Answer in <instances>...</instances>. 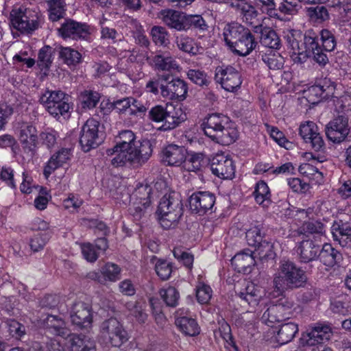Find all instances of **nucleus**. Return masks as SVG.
Instances as JSON below:
<instances>
[{"label":"nucleus","instance_id":"obj_1","mask_svg":"<svg viewBox=\"0 0 351 351\" xmlns=\"http://www.w3.org/2000/svg\"><path fill=\"white\" fill-rule=\"evenodd\" d=\"M152 154L149 141H136L131 130L119 132L114 146L106 151V155L112 166L123 167L127 165L138 167L145 163Z\"/></svg>","mask_w":351,"mask_h":351},{"label":"nucleus","instance_id":"obj_2","mask_svg":"<svg viewBox=\"0 0 351 351\" xmlns=\"http://www.w3.org/2000/svg\"><path fill=\"white\" fill-rule=\"evenodd\" d=\"M223 35L230 49L241 56L249 55L258 45L251 31L238 23L226 25Z\"/></svg>","mask_w":351,"mask_h":351},{"label":"nucleus","instance_id":"obj_3","mask_svg":"<svg viewBox=\"0 0 351 351\" xmlns=\"http://www.w3.org/2000/svg\"><path fill=\"white\" fill-rule=\"evenodd\" d=\"M306 282V271L297 267L295 263L288 260H282L274 274V297L281 295L288 288L302 287Z\"/></svg>","mask_w":351,"mask_h":351},{"label":"nucleus","instance_id":"obj_4","mask_svg":"<svg viewBox=\"0 0 351 351\" xmlns=\"http://www.w3.org/2000/svg\"><path fill=\"white\" fill-rule=\"evenodd\" d=\"M41 14L23 5H15L10 13L12 28L22 34H31L40 27Z\"/></svg>","mask_w":351,"mask_h":351},{"label":"nucleus","instance_id":"obj_5","mask_svg":"<svg viewBox=\"0 0 351 351\" xmlns=\"http://www.w3.org/2000/svg\"><path fill=\"white\" fill-rule=\"evenodd\" d=\"M157 213L164 229L174 228L182 215V204L176 193L164 195L160 201Z\"/></svg>","mask_w":351,"mask_h":351},{"label":"nucleus","instance_id":"obj_6","mask_svg":"<svg viewBox=\"0 0 351 351\" xmlns=\"http://www.w3.org/2000/svg\"><path fill=\"white\" fill-rule=\"evenodd\" d=\"M149 117L152 121L162 122L160 128L165 131L176 128L186 119L182 108L171 104H167L165 106L157 105L152 108Z\"/></svg>","mask_w":351,"mask_h":351},{"label":"nucleus","instance_id":"obj_7","mask_svg":"<svg viewBox=\"0 0 351 351\" xmlns=\"http://www.w3.org/2000/svg\"><path fill=\"white\" fill-rule=\"evenodd\" d=\"M99 339L105 344L119 348L128 340V335L117 319L110 317L101 322Z\"/></svg>","mask_w":351,"mask_h":351},{"label":"nucleus","instance_id":"obj_8","mask_svg":"<svg viewBox=\"0 0 351 351\" xmlns=\"http://www.w3.org/2000/svg\"><path fill=\"white\" fill-rule=\"evenodd\" d=\"M49 113L55 118L68 114L70 106L61 90H46L40 98Z\"/></svg>","mask_w":351,"mask_h":351},{"label":"nucleus","instance_id":"obj_9","mask_svg":"<svg viewBox=\"0 0 351 351\" xmlns=\"http://www.w3.org/2000/svg\"><path fill=\"white\" fill-rule=\"evenodd\" d=\"M215 80L225 90L234 92L242 84L239 72L232 66H221L215 69Z\"/></svg>","mask_w":351,"mask_h":351},{"label":"nucleus","instance_id":"obj_10","mask_svg":"<svg viewBox=\"0 0 351 351\" xmlns=\"http://www.w3.org/2000/svg\"><path fill=\"white\" fill-rule=\"evenodd\" d=\"M19 141L25 152H34L38 139V132L31 121H19L16 123Z\"/></svg>","mask_w":351,"mask_h":351},{"label":"nucleus","instance_id":"obj_11","mask_svg":"<svg viewBox=\"0 0 351 351\" xmlns=\"http://www.w3.org/2000/svg\"><path fill=\"white\" fill-rule=\"evenodd\" d=\"M292 303L287 298H281L274 304L270 305L262 315V321L270 326L276 322L289 319L291 315Z\"/></svg>","mask_w":351,"mask_h":351},{"label":"nucleus","instance_id":"obj_12","mask_svg":"<svg viewBox=\"0 0 351 351\" xmlns=\"http://www.w3.org/2000/svg\"><path fill=\"white\" fill-rule=\"evenodd\" d=\"M151 193L152 189L149 186L141 185L132 194L130 212L135 219H140L144 215L146 208L149 206Z\"/></svg>","mask_w":351,"mask_h":351},{"label":"nucleus","instance_id":"obj_13","mask_svg":"<svg viewBox=\"0 0 351 351\" xmlns=\"http://www.w3.org/2000/svg\"><path fill=\"white\" fill-rule=\"evenodd\" d=\"M99 127V122L95 119H88L82 126L80 143L84 152H87L100 144Z\"/></svg>","mask_w":351,"mask_h":351},{"label":"nucleus","instance_id":"obj_14","mask_svg":"<svg viewBox=\"0 0 351 351\" xmlns=\"http://www.w3.org/2000/svg\"><path fill=\"white\" fill-rule=\"evenodd\" d=\"M213 174L221 179H232L235 174V165L229 155L223 153L215 155L210 163Z\"/></svg>","mask_w":351,"mask_h":351},{"label":"nucleus","instance_id":"obj_15","mask_svg":"<svg viewBox=\"0 0 351 351\" xmlns=\"http://www.w3.org/2000/svg\"><path fill=\"white\" fill-rule=\"evenodd\" d=\"M350 132L348 119L345 115H339L326 126V134L329 141L339 143L346 140Z\"/></svg>","mask_w":351,"mask_h":351},{"label":"nucleus","instance_id":"obj_16","mask_svg":"<svg viewBox=\"0 0 351 351\" xmlns=\"http://www.w3.org/2000/svg\"><path fill=\"white\" fill-rule=\"evenodd\" d=\"M59 35L63 38L73 40L85 39L90 34V28L84 23L73 19H66L58 29Z\"/></svg>","mask_w":351,"mask_h":351},{"label":"nucleus","instance_id":"obj_17","mask_svg":"<svg viewBox=\"0 0 351 351\" xmlns=\"http://www.w3.org/2000/svg\"><path fill=\"white\" fill-rule=\"evenodd\" d=\"M71 322L80 328H90L93 322L91 306L82 301H75L70 311Z\"/></svg>","mask_w":351,"mask_h":351},{"label":"nucleus","instance_id":"obj_18","mask_svg":"<svg viewBox=\"0 0 351 351\" xmlns=\"http://www.w3.org/2000/svg\"><path fill=\"white\" fill-rule=\"evenodd\" d=\"M308 143L310 144L312 151L308 152L311 155L312 162L322 163L325 160V156L323 154L324 149V143L320 133L319 128L313 121H308Z\"/></svg>","mask_w":351,"mask_h":351},{"label":"nucleus","instance_id":"obj_19","mask_svg":"<svg viewBox=\"0 0 351 351\" xmlns=\"http://www.w3.org/2000/svg\"><path fill=\"white\" fill-rule=\"evenodd\" d=\"M187 91L186 83L180 78H173L166 84H160L162 97L169 100L183 101Z\"/></svg>","mask_w":351,"mask_h":351},{"label":"nucleus","instance_id":"obj_20","mask_svg":"<svg viewBox=\"0 0 351 351\" xmlns=\"http://www.w3.org/2000/svg\"><path fill=\"white\" fill-rule=\"evenodd\" d=\"M158 18L171 29L186 31L189 25L186 23V16L181 12L172 9H164L158 14Z\"/></svg>","mask_w":351,"mask_h":351},{"label":"nucleus","instance_id":"obj_21","mask_svg":"<svg viewBox=\"0 0 351 351\" xmlns=\"http://www.w3.org/2000/svg\"><path fill=\"white\" fill-rule=\"evenodd\" d=\"M215 202V196L208 191H199L193 193L189 198V206L191 210L204 214L211 209Z\"/></svg>","mask_w":351,"mask_h":351},{"label":"nucleus","instance_id":"obj_22","mask_svg":"<svg viewBox=\"0 0 351 351\" xmlns=\"http://www.w3.org/2000/svg\"><path fill=\"white\" fill-rule=\"evenodd\" d=\"M186 154L184 147L171 144L162 150V161L169 166L180 167L185 162Z\"/></svg>","mask_w":351,"mask_h":351},{"label":"nucleus","instance_id":"obj_23","mask_svg":"<svg viewBox=\"0 0 351 351\" xmlns=\"http://www.w3.org/2000/svg\"><path fill=\"white\" fill-rule=\"evenodd\" d=\"M224 125H228L226 117L212 114L204 119L202 127L204 134L213 141Z\"/></svg>","mask_w":351,"mask_h":351},{"label":"nucleus","instance_id":"obj_24","mask_svg":"<svg viewBox=\"0 0 351 351\" xmlns=\"http://www.w3.org/2000/svg\"><path fill=\"white\" fill-rule=\"evenodd\" d=\"M71 149L67 148H62L54 153L44 167L45 177L48 178L55 170L66 164L71 159Z\"/></svg>","mask_w":351,"mask_h":351},{"label":"nucleus","instance_id":"obj_25","mask_svg":"<svg viewBox=\"0 0 351 351\" xmlns=\"http://www.w3.org/2000/svg\"><path fill=\"white\" fill-rule=\"evenodd\" d=\"M308 45L312 51V59L315 62L322 67L328 63V56L319 45L318 35L313 29H308Z\"/></svg>","mask_w":351,"mask_h":351},{"label":"nucleus","instance_id":"obj_26","mask_svg":"<svg viewBox=\"0 0 351 351\" xmlns=\"http://www.w3.org/2000/svg\"><path fill=\"white\" fill-rule=\"evenodd\" d=\"M331 232L335 241L345 247L351 243V227L341 220L335 221L332 225Z\"/></svg>","mask_w":351,"mask_h":351},{"label":"nucleus","instance_id":"obj_27","mask_svg":"<svg viewBox=\"0 0 351 351\" xmlns=\"http://www.w3.org/2000/svg\"><path fill=\"white\" fill-rule=\"evenodd\" d=\"M342 259V254L330 244H323L319 263H322L324 265L331 267L335 265L339 264Z\"/></svg>","mask_w":351,"mask_h":351},{"label":"nucleus","instance_id":"obj_28","mask_svg":"<svg viewBox=\"0 0 351 351\" xmlns=\"http://www.w3.org/2000/svg\"><path fill=\"white\" fill-rule=\"evenodd\" d=\"M44 324L45 328L53 335L66 337L70 334L69 330L65 326V322L56 316L47 315L44 319Z\"/></svg>","mask_w":351,"mask_h":351},{"label":"nucleus","instance_id":"obj_29","mask_svg":"<svg viewBox=\"0 0 351 351\" xmlns=\"http://www.w3.org/2000/svg\"><path fill=\"white\" fill-rule=\"evenodd\" d=\"M231 264L238 272H248L254 265L255 260L252 252L237 254L231 260Z\"/></svg>","mask_w":351,"mask_h":351},{"label":"nucleus","instance_id":"obj_30","mask_svg":"<svg viewBox=\"0 0 351 351\" xmlns=\"http://www.w3.org/2000/svg\"><path fill=\"white\" fill-rule=\"evenodd\" d=\"M176 44L180 51L192 55L202 53L204 50L194 39L184 34H180L176 37Z\"/></svg>","mask_w":351,"mask_h":351},{"label":"nucleus","instance_id":"obj_31","mask_svg":"<svg viewBox=\"0 0 351 351\" xmlns=\"http://www.w3.org/2000/svg\"><path fill=\"white\" fill-rule=\"evenodd\" d=\"M152 64L156 69L162 71H171L179 68L176 61L166 53H158L152 59Z\"/></svg>","mask_w":351,"mask_h":351},{"label":"nucleus","instance_id":"obj_32","mask_svg":"<svg viewBox=\"0 0 351 351\" xmlns=\"http://www.w3.org/2000/svg\"><path fill=\"white\" fill-rule=\"evenodd\" d=\"M331 333L329 326L320 324L316 325L308 332V346H314L315 343L322 344L321 342L330 339Z\"/></svg>","mask_w":351,"mask_h":351},{"label":"nucleus","instance_id":"obj_33","mask_svg":"<svg viewBox=\"0 0 351 351\" xmlns=\"http://www.w3.org/2000/svg\"><path fill=\"white\" fill-rule=\"evenodd\" d=\"M49 19L52 21H58L64 17L66 12V3L65 0H47Z\"/></svg>","mask_w":351,"mask_h":351},{"label":"nucleus","instance_id":"obj_34","mask_svg":"<svg viewBox=\"0 0 351 351\" xmlns=\"http://www.w3.org/2000/svg\"><path fill=\"white\" fill-rule=\"evenodd\" d=\"M239 298L251 306H256L258 304L261 298V290L254 284L248 282L245 287V291L239 293Z\"/></svg>","mask_w":351,"mask_h":351},{"label":"nucleus","instance_id":"obj_35","mask_svg":"<svg viewBox=\"0 0 351 351\" xmlns=\"http://www.w3.org/2000/svg\"><path fill=\"white\" fill-rule=\"evenodd\" d=\"M176 324L186 335L195 336L199 333V327L195 319L186 316L178 317Z\"/></svg>","mask_w":351,"mask_h":351},{"label":"nucleus","instance_id":"obj_36","mask_svg":"<svg viewBox=\"0 0 351 351\" xmlns=\"http://www.w3.org/2000/svg\"><path fill=\"white\" fill-rule=\"evenodd\" d=\"M70 342L71 351H95L94 341L84 335H74Z\"/></svg>","mask_w":351,"mask_h":351},{"label":"nucleus","instance_id":"obj_37","mask_svg":"<svg viewBox=\"0 0 351 351\" xmlns=\"http://www.w3.org/2000/svg\"><path fill=\"white\" fill-rule=\"evenodd\" d=\"M298 331V326L293 323L282 324L277 331L276 341L280 345L286 344L293 339Z\"/></svg>","mask_w":351,"mask_h":351},{"label":"nucleus","instance_id":"obj_38","mask_svg":"<svg viewBox=\"0 0 351 351\" xmlns=\"http://www.w3.org/2000/svg\"><path fill=\"white\" fill-rule=\"evenodd\" d=\"M239 136L238 130L233 127L224 125L213 141L223 145H229Z\"/></svg>","mask_w":351,"mask_h":351},{"label":"nucleus","instance_id":"obj_39","mask_svg":"<svg viewBox=\"0 0 351 351\" xmlns=\"http://www.w3.org/2000/svg\"><path fill=\"white\" fill-rule=\"evenodd\" d=\"M261 43L268 48L278 49L280 46V40L276 33L270 27H265L261 29Z\"/></svg>","mask_w":351,"mask_h":351},{"label":"nucleus","instance_id":"obj_40","mask_svg":"<svg viewBox=\"0 0 351 351\" xmlns=\"http://www.w3.org/2000/svg\"><path fill=\"white\" fill-rule=\"evenodd\" d=\"M206 160L204 156L202 153H191L189 154V158L184 162V167L189 171L196 172L202 169L204 166Z\"/></svg>","mask_w":351,"mask_h":351},{"label":"nucleus","instance_id":"obj_41","mask_svg":"<svg viewBox=\"0 0 351 351\" xmlns=\"http://www.w3.org/2000/svg\"><path fill=\"white\" fill-rule=\"evenodd\" d=\"M59 56L67 65H75L81 62V53L69 47H61L59 51Z\"/></svg>","mask_w":351,"mask_h":351},{"label":"nucleus","instance_id":"obj_42","mask_svg":"<svg viewBox=\"0 0 351 351\" xmlns=\"http://www.w3.org/2000/svg\"><path fill=\"white\" fill-rule=\"evenodd\" d=\"M253 195L256 202L258 204L267 206L265 203L267 204L270 202V190L267 183L264 181H259L256 183Z\"/></svg>","mask_w":351,"mask_h":351},{"label":"nucleus","instance_id":"obj_43","mask_svg":"<svg viewBox=\"0 0 351 351\" xmlns=\"http://www.w3.org/2000/svg\"><path fill=\"white\" fill-rule=\"evenodd\" d=\"M334 6L338 8L339 21L343 25L351 19V0H334Z\"/></svg>","mask_w":351,"mask_h":351},{"label":"nucleus","instance_id":"obj_44","mask_svg":"<svg viewBox=\"0 0 351 351\" xmlns=\"http://www.w3.org/2000/svg\"><path fill=\"white\" fill-rule=\"evenodd\" d=\"M238 12L243 22L251 25H256L258 12L253 5L246 2L241 5V8Z\"/></svg>","mask_w":351,"mask_h":351},{"label":"nucleus","instance_id":"obj_45","mask_svg":"<svg viewBox=\"0 0 351 351\" xmlns=\"http://www.w3.org/2000/svg\"><path fill=\"white\" fill-rule=\"evenodd\" d=\"M324 232V224L319 220L311 219L308 220V241H321Z\"/></svg>","mask_w":351,"mask_h":351},{"label":"nucleus","instance_id":"obj_46","mask_svg":"<svg viewBox=\"0 0 351 351\" xmlns=\"http://www.w3.org/2000/svg\"><path fill=\"white\" fill-rule=\"evenodd\" d=\"M99 99V93L93 90H84L80 97L82 108L88 109L95 108L98 104Z\"/></svg>","mask_w":351,"mask_h":351},{"label":"nucleus","instance_id":"obj_47","mask_svg":"<svg viewBox=\"0 0 351 351\" xmlns=\"http://www.w3.org/2000/svg\"><path fill=\"white\" fill-rule=\"evenodd\" d=\"M101 272L105 282L106 280L115 282L120 278L121 269L114 263H108L101 268Z\"/></svg>","mask_w":351,"mask_h":351},{"label":"nucleus","instance_id":"obj_48","mask_svg":"<svg viewBox=\"0 0 351 351\" xmlns=\"http://www.w3.org/2000/svg\"><path fill=\"white\" fill-rule=\"evenodd\" d=\"M160 295L167 306L172 307L178 304L180 298L178 291L173 287H168L167 288L160 289Z\"/></svg>","mask_w":351,"mask_h":351},{"label":"nucleus","instance_id":"obj_49","mask_svg":"<svg viewBox=\"0 0 351 351\" xmlns=\"http://www.w3.org/2000/svg\"><path fill=\"white\" fill-rule=\"evenodd\" d=\"M262 228L259 226L250 228L246 232V240L250 246L257 247L263 241Z\"/></svg>","mask_w":351,"mask_h":351},{"label":"nucleus","instance_id":"obj_50","mask_svg":"<svg viewBox=\"0 0 351 351\" xmlns=\"http://www.w3.org/2000/svg\"><path fill=\"white\" fill-rule=\"evenodd\" d=\"M323 85L315 84L308 87V104L313 106L318 105L322 101L325 92Z\"/></svg>","mask_w":351,"mask_h":351},{"label":"nucleus","instance_id":"obj_51","mask_svg":"<svg viewBox=\"0 0 351 351\" xmlns=\"http://www.w3.org/2000/svg\"><path fill=\"white\" fill-rule=\"evenodd\" d=\"M53 49L49 46L41 48L38 53V64L41 69H49L53 60Z\"/></svg>","mask_w":351,"mask_h":351},{"label":"nucleus","instance_id":"obj_52","mask_svg":"<svg viewBox=\"0 0 351 351\" xmlns=\"http://www.w3.org/2000/svg\"><path fill=\"white\" fill-rule=\"evenodd\" d=\"M328 18L327 9L324 5L308 8V21L315 23H322Z\"/></svg>","mask_w":351,"mask_h":351},{"label":"nucleus","instance_id":"obj_53","mask_svg":"<svg viewBox=\"0 0 351 351\" xmlns=\"http://www.w3.org/2000/svg\"><path fill=\"white\" fill-rule=\"evenodd\" d=\"M270 136L276 142L280 147L286 149H291L293 147V144L285 136L282 132L278 130L276 127H271L269 129Z\"/></svg>","mask_w":351,"mask_h":351},{"label":"nucleus","instance_id":"obj_54","mask_svg":"<svg viewBox=\"0 0 351 351\" xmlns=\"http://www.w3.org/2000/svg\"><path fill=\"white\" fill-rule=\"evenodd\" d=\"M262 60L270 69H280L284 64L283 58L278 53H265Z\"/></svg>","mask_w":351,"mask_h":351},{"label":"nucleus","instance_id":"obj_55","mask_svg":"<svg viewBox=\"0 0 351 351\" xmlns=\"http://www.w3.org/2000/svg\"><path fill=\"white\" fill-rule=\"evenodd\" d=\"M151 34L152 36L153 41L157 45H166L169 41V34L164 27L154 26L152 28Z\"/></svg>","mask_w":351,"mask_h":351},{"label":"nucleus","instance_id":"obj_56","mask_svg":"<svg viewBox=\"0 0 351 351\" xmlns=\"http://www.w3.org/2000/svg\"><path fill=\"white\" fill-rule=\"evenodd\" d=\"M319 40L322 41V47L326 51H331L335 47V40L333 35L327 29H322L318 33Z\"/></svg>","mask_w":351,"mask_h":351},{"label":"nucleus","instance_id":"obj_57","mask_svg":"<svg viewBox=\"0 0 351 351\" xmlns=\"http://www.w3.org/2000/svg\"><path fill=\"white\" fill-rule=\"evenodd\" d=\"M50 239L49 234L38 233L34 234L29 241V246L34 252L42 250Z\"/></svg>","mask_w":351,"mask_h":351},{"label":"nucleus","instance_id":"obj_58","mask_svg":"<svg viewBox=\"0 0 351 351\" xmlns=\"http://www.w3.org/2000/svg\"><path fill=\"white\" fill-rule=\"evenodd\" d=\"M278 10L285 14H295L301 8L299 0H282Z\"/></svg>","mask_w":351,"mask_h":351},{"label":"nucleus","instance_id":"obj_59","mask_svg":"<svg viewBox=\"0 0 351 351\" xmlns=\"http://www.w3.org/2000/svg\"><path fill=\"white\" fill-rule=\"evenodd\" d=\"M295 45L297 46V49H295V46H293L294 49V52L292 56L293 60L297 64H304L307 60V46L306 42H303L301 46H300L298 42H296Z\"/></svg>","mask_w":351,"mask_h":351},{"label":"nucleus","instance_id":"obj_60","mask_svg":"<svg viewBox=\"0 0 351 351\" xmlns=\"http://www.w3.org/2000/svg\"><path fill=\"white\" fill-rule=\"evenodd\" d=\"M211 288L205 284L199 283L196 288V297L201 304H207L212 297Z\"/></svg>","mask_w":351,"mask_h":351},{"label":"nucleus","instance_id":"obj_61","mask_svg":"<svg viewBox=\"0 0 351 351\" xmlns=\"http://www.w3.org/2000/svg\"><path fill=\"white\" fill-rule=\"evenodd\" d=\"M295 240L297 242L296 252L300 256V261L306 263L307 260V254L304 246V243L306 241L307 235L302 231H298L297 235H295Z\"/></svg>","mask_w":351,"mask_h":351},{"label":"nucleus","instance_id":"obj_62","mask_svg":"<svg viewBox=\"0 0 351 351\" xmlns=\"http://www.w3.org/2000/svg\"><path fill=\"white\" fill-rule=\"evenodd\" d=\"M157 275L163 280H167L172 272L171 265L165 261L159 260L155 265Z\"/></svg>","mask_w":351,"mask_h":351},{"label":"nucleus","instance_id":"obj_63","mask_svg":"<svg viewBox=\"0 0 351 351\" xmlns=\"http://www.w3.org/2000/svg\"><path fill=\"white\" fill-rule=\"evenodd\" d=\"M81 250L84 258L88 262L94 263L98 258L99 252L95 245L90 243L82 244Z\"/></svg>","mask_w":351,"mask_h":351},{"label":"nucleus","instance_id":"obj_64","mask_svg":"<svg viewBox=\"0 0 351 351\" xmlns=\"http://www.w3.org/2000/svg\"><path fill=\"white\" fill-rule=\"evenodd\" d=\"M330 309L334 313L342 315H346L350 312L349 302L339 299L331 301Z\"/></svg>","mask_w":351,"mask_h":351}]
</instances>
